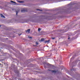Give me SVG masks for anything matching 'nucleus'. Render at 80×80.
<instances>
[{
	"instance_id": "obj_16",
	"label": "nucleus",
	"mask_w": 80,
	"mask_h": 80,
	"mask_svg": "<svg viewBox=\"0 0 80 80\" xmlns=\"http://www.w3.org/2000/svg\"><path fill=\"white\" fill-rule=\"evenodd\" d=\"M32 38V37H30V38Z\"/></svg>"
},
{
	"instance_id": "obj_9",
	"label": "nucleus",
	"mask_w": 80,
	"mask_h": 80,
	"mask_svg": "<svg viewBox=\"0 0 80 80\" xmlns=\"http://www.w3.org/2000/svg\"><path fill=\"white\" fill-rule=\"evenodd\" d=\"M36 45H38V42H36Z\"/></svg>"
},
{
	"instance_id": "obj_10",
	"label": "nucleus",
	"mask_w": 80,
	"mask_h": 80,
	"mask_svg": "<svg viewBox=\"0 0 80 80\" xmlns=\"http://www.w3.org/2000/svg\"><path fill=\"white\" fill-rule=\"evenodd\" d=\"M37 10H39V11H42V10H40V9H37Z\"/></svg>"
},
{
	"instance_id": "obj_13",
	"label": "nucleus",
	"mask_w": 80,
	"mask_h": 80,
	"mask_svg": "<svg viewBox=\"0 0 80 80\" xmlns=\"http://www.w3.org/2000/svg\"><path fill=\"white\" fill-rule=\"evenodd\" d=\"M23 11V10H22L21 11V12H22Z\"/></svg>"
},
{
	"instance_id": "obj_3",
	"label": "nucleus",
	"mask_w": 80,
	"mask_h": 80,
	"mask_svg": "<svg viewBox=\"0 0 80 80\" xmlns=\"http://www.w3.org/2000/svg\"><path fill=\"white\" fill-rule=\"evenodd\" d=\"M0 16L1 17H2V18H5V16H4L3 15V14H1Z\"/></svg>"
},
{
	"instance_id": "obj_5",
	"label": "nucleus",
	"mask_w": 80,
	"mask_h": 80,
	"mask_svg": "<svg viewBox=\"0 0 80 80\" xmlns=\"http://www.w3.org/2000/svg\"><path fill=\"white\" fill-rule=\"evenodd\" d=\"M11 3H16V2H13V1H11Z\"/></svg>"
},
{
	"instance_id": "obj_14",
	"label": "nucleus",
	"mask_w": 80,
	"mask_h": 80,
	"mask_svg": "<svg viewBox=\"0 0 80 80\" xmlns=\"http://www.w3.org/2000/svg\"><path fill=\"white\" fill-rule=\"evenodd\" d=\"M68 39H70V38H68Z\"/></svg>"
},
{
	"instance_id": "obj_11",
	"label": "nucleus",
	"mask_w": 80,
	"mask_h": 80,
	"mask_svg": "<svg viewBox=\"0 0 80 80\" xmlns=\"http://www.w3.org/2000/svg\"><path fill=\"white\" fill-rule=\"evenodd\" d=\"M52 38V40H54V39L55 38Z\"/></svg>"
},
{
	"instance_id": "obj_8",
	"label": "nucleus",
	"mask_w": 80,
	"mask_h": 80,
	"mask_svg": "<svg viewBox=\"0 0 80 80\" xmlns=\"http://www.w3.org/2000/svg\"><path fill=\"white\" fill-rule=\"evenodd\" d=\"M16 15H17V14H18V11H16Z\"/></svg>"
},
{
	"instance_id": "obj_2",
	"label": "nucleus",
	"mask_w": 80,
	"mask_h": 80,
	"mask_svg": "<svg viewBox=\"0 0 80 80\" xmlns=\"http://www.w3.org/2000/svg\"><path fill=\"white\" fill-rule=\"evenodd\" d=\"M52 73H56L57 72V70H54V71H51Z\"/></svg>"
},
{
	"instance_id": "obj_7",
	"label": "nucleus",
	"mask_w": 80,
	"mask_h": 80,
	"mask_svg": "<svg viewBox=\"0 0 80 80\" xmlns=\"http://www.w3.org/2000/svg\"><path fill=\"white\" fill-rule=\"evenodd\" d=\"M41 30V29H40V28H38V32H40Z\"/></svg>"
},
{
	"instance_id": "obj_12",
	"label": "nucleus",
	"mask_w": 80,
	"mask_h": 80,
	"mask_svg": "<svg viewBox=\"0 0 80 80\" xmlns=\"http://www.w3.org/2000/svg\"><path fill=\"white\" fill-rule=\"evenodd\" d=\"M19 2H20V3H22V2H22V1H19Z\"/></svg>"
},
{
	"instance_id": "obj_17",
	"label": "nucleus",
	"mask_w": 80,
	"mask_h": 80,
	"mask_svg": "<svg viewBox=\"0 0 80 80\" xmlns=\"http://www.w3.org/2000/svg\"><path fill=\"white\" fill-rule=\"evenodd\" d=\"M0 27H1V25H0Z\"/></svg>"
},
{
	"instance_id": "obj_15",
	"label": "nucleus",
	"mask_w": 80,
	"mask_h": 80,
	"mask_svg": "<svg viewBox=\"0 0 80 80\" xmlns=\"http://www.w3.org/2000/svg\"><path fill=\"white\" fill-rule=\"evenodd\" d=\"M21 34H20V35H21Z\"/></svg>"
},
{
	"instance_id": "obj_1",
	"label": "nucleus",
	"mask_w": 80,
	"mask_h": 80,
	"mask_svg": "<svg viewBox=\"0 0 80 80\" xmlns=\"http://www.w3.org/2000/svg\"><path fill=\"white\" fill-rule=\"evenodd\" d=\"M44 43H50V40L45 41L44 42Z\"/></svg>"
},
{
	"instance_id": "obj_4",
	"label": "nucleus",
	"mask_w": 80,
	"mask_h": 80,
	"mask_svg": "<svg viewBox=\"0 0 80 80\" xmlns=\"http://www.w3.org/2000/svg\"><path fill=\"white\" fill-rule=\"evenodd\" d=\"M26 32H28V33H30V29H28L26 31Z\"/></svg>"
},
{
	"instance_id": "obj_6",
	"label": "nucleus",
	"mask_w": 80,
	"mask_h": 80,
	"mask_svg": "<svg viewBox=\"0 0 80 80\" xmlns=\"http://www.w3.org/2000/svg\"><path fill=\"white\" fill-rule=\"evenodd\" d=\"M44 40H45V39L43 38L41 39V42H43V41H44Z\"/></svg>"
}]
</instances>
